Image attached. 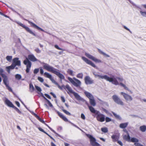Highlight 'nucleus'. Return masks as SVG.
<instances>
[{
  "label": "nucleus",
  "mask_w": 146,
  "mask_h": 146,
  "mask_svg": "<svg viewBox=\"0 0 146 146\" xmlns=\"http://www.w3.org/2000/svg\"><path fill=\"white\" fill-rule=\"evenodd\" d=\"M93 73L96 78H98L99 79H104L115 85H119L123 87L125 90L130 92L131 91L128 87L124 84L122 83V82L123 80V79L122 77H110L106 75H102L96 74L95 73Z\"/></svg>",
  "instance_id": "1"
},
{
  "label": "nucleus",
  "mask_w": 146,
  "mask_h": 146,
  "mask_svg": "<svg viewBox=\"0 0 146 146\" xmlns=\"http://www.w3.org/2000/svg\"><path fill=\"white\" fill-rule=\"evenodd\" d=\"M29 59L33 62L37 60L36 58L33 55H29L28 56V58H26V59L23 61V63L25 65H26L27 68L26 72L27 73L29 72L31 65V63L29 60Z\"/></svg>",
  "instance_id": "2"
},
{
  "label": "nucleus",
  "mask_w": 146,
  "mask_h": 146,
  "mask_svg": "<svg viewBox=\"0 0 146 146\" xmlns=\"http://www.w3.org/2000/svg\"><path fill=\"white\" fill-rule=\"evenodd\" d=\"M66 87L68 91L67 92L70 95L71 93L73 94L77 100H82V98L77 93L74 92L68 85H66Z\"/></svg>",
  "instance_id": "3"
},
{
  "label": "nucleus",
  "mask_w": 146,
  "mask_h": 146,
  "mask_svg": "<svg viewBox=\"0 0 146 146\" xmlns=\"http://www.w3.org/2000/svg\"><path fill=\"white\" fill-rule=\"evenodd\" d=\"M85 55L87 57L92 60L96 63H99L102 62V61L101 60L97 58L89 53L86 52L85 53Z\"/></svg>",
  "instance_id": "4"
},
{
  "label": "nucleus",
  "mask_w": 146,
  "mask_h": 146,
  "mask_svg": "<svg viewBox=\"0 0 146 146\" xmlns=\"http://www.w3.org/2000/svg\"><path fill=\"white\" fill-rule=\"evenodd\" d=\"M68 79L73 85L76 87H79L81 85V82L75 78H73L72 79L68 77Z\"/></svg>",
  "instance_id": "5"
},
{
  "label": "nucleus",
  "mask_w": 146,
  "mask_h": 146,
  "mask_svg": "<svg viewBox=\"0 0 146 146\" xmlns=\"http://www.w3.org/2000/svg\"><path fill=\"white\" fill-rule=\"evenodd\" d=\"M112 98L113 101L117 104L122 106L124 105V103L117 95H113Z\"/></svg>",
  "instance_id": "6"
},
{
  "label": "nucleus",
  "mask_w": 146,
  "mask_h": 146,
  "mask_svg": "<svg viewBox=\"0 0 146 146\" xmlns=\"http://www.w3.org/2000/svg\"><path fill=\"white\" fill-rule=\"evenodd\" d=\"M120 95L122 96L127 102H131L133 100L132 97L131 95L123 92H121Z\"/></svg>",
  "instance_id": "7"
},
{
  "label": "nucleus",
  "mask_w": 146,
  "mask_h": 146,
  "mask_svg": "<svg viewBox=\"0 0 146 146\" xmlns=\"http://www.w3.org/2000/svg\"><path fill=\"white\" fill-rule=\"evenodd\" d=\"M87 136L90 139V143L92 146H100V144L96 141V139L92 135L87 134Z\"/></svg>",
  "instance_id": "8"
},
{
  "label": "nucleus",
  "mask_w": 146,
  "mask_h": 146,
  "mask_svg": "<svg viewBox=\"0 0 146 146\" xmlns=\"http://www.w3.org/2000/svg\"><path fill=\"white\" fill-rule=\"evenodd\" d=\"M43 67L44 69L49 72H52L53 73L55 72L56 70V69L54 68L53 67L49 65L46 63L44 64Z\"/></svg>",
  "instance_id": "9"
},
{
  "label": "nucleus",
  "mask_w": 146,
  "mask_h": 146,
  "mask_svg": "<svg viewBox=\"0 0 146 146\" xmlns=\"http://www.w3.org/2000/svg\"><path fill=\"white\" fill-rule=\"evenodd\" d=\"M81 58L88 65H90L94 68L96 67L94 63L85 57L82 56L81 57Z\"/></svg>",
  "instance_id": "10"
},
{
  "label": "nucleus",
  "mask_w": 146,
  "mask_h": 146,
  "mask_svg": "<svg viewBox=\"0 0 146 146\" xmlns=\"http://www.w3.org/2000/svg\"><path fill=\"white\" fill-rule=\"evenodd\" d=\"M96 114L97 115L96 118L98 121L101 122H103L104 121L105 116L104 115L98 111H97Z\"/></svg>",
  "instance_id": "11"
},
{
  "label": "nucleus",
  "mask_w": 146,
  "mask_h": 146,
  "mask_svg": "<svg viewBox=\"0 0 146 146\" xmlns=\"http://www.w3.org/2000/svg\"><path fill=\"white\" fill-rule=\"evenodd\" d=\"M17 23L19 25L25 29L27 32H29L31 34L33 35L34 36H36L35 34L28 27L26 26L25 25H23V24L20 22H17Z\"/></svg>",
  "instance_id": "12"
},
{
  "label": "nucleus",
  "mask_w": 146,
  "mask_h": 146,
  "mask_svg": "<svg viewBox=\"0 0 146 146\" xmlns=\"http://www.w3.org/2000/svg\"><path fill=\"white\" fill-rule=\"evenodd\" d=\"M4 103L7 106L13 108L15 106L7 98H5L4 100Z\"/></svg>",
  "instance_id": "13"
},
{
  "label": "nucleus",
  "mask_w": 146,
  "mask_h": 146,
  "mask_svg": "<svg viewBox=\"0 0 146 146\" xmlns=\"http://www.w3.org/2000/svg\"><path fill=\"white\" fill-rule=\"evenodd\" d=\"M44 75L46 77L49 78L52 82L55 84H57V83L52 78V75L51 74L48 73L46 72L44 73Z\"/></svg>",
  "instance_id": "14"
},
{
  "label": "nucleus",
  "mask_w": 146,
  "mask_h": 146,
  "mask_svg": "<svg viewBox=\"0 0 146 146\" xmlns=\"http://www.w3.org/2000/svg\"><path fill=\"white\" fill-rule=\"evenodd\" d=\"M13 64L16 66H20L21 65V61L19 60V58H14L13 60Z\"/></svg>",
  "instance_id": "15"
},
{
  "label": "nucleus",
  "mask_w": 146,
  "mask_h": 146,
  "mask_svg": "<svg viewBox=\"0 0 146 146\" xmlns=\"http://www.w3.org/2000/svg\"><path fill=\"white\" fill-rule=\"evenodd\" d=\"M86 84H91L93 83V81L88 76H86L84 78Z\"/></svg>",
  "instance_id": "16"
},
{
  "label": "nucleus",
  "mask_w": 146,
  "mask_h": 146,
  "mask_svg": "<svg viewBox=\"0 0 146 146\" xmlns=\"http://www.w3.org/2000/svg\"><path fill=\"white\" fill-rule=\"evenodd\" d=\"M123 131H125L127 133V135H125L123 136V139L128 142H130V137L129 135V134L127 133V131H126L125 130H123Z\"/></svg>",
  "instance_id": "17"
},
{
  "label": "nucleus",
  "mask_w": 146,
  "mask_h": 146,
  "mask_svg": "<svg viewBox=\"0 0 146 146\" xmlns=\"http://www.w3.org/2000/svg\"><path fill=\"white\" fill-rule=\"evenodd\" d=\"M15 65L14 64H12L11 66L6 67L7 71L9 73L10 72L11 70L15 68Z\"/></svg>",
  "instance_id": "18"
},
{
  "label": "nucleus",
  "mask_w": 146,
  "mask_h": 146,
  "mask_svg": "<svg viewBox=\"0 0 146 146\" xmlns=\"http://www.w3.org/2000/svg\"><path fill=\"white\" fill-rule=\"evenodd\" d=\"M29 22L32 27H34L35 28H36L38 30H40L42 31H43V32L44 31V30H43V29H42L41 28L38 27L35 24L33 23L30 22L29 21Z\"/></svg>",
  "instance_id": "19"
},
{
  "label": "nucleus",
  "mask_w": 146,
  "mask_h": 146,
  "mask_svg": "<svg viewBox=\"0 0 146 146\" xmlns=\"http://www.w3.org/2000/svg\"><path fill=\"white\" fill-rule=\"evenodd\" d=\"M54 74L58 76L61 79H64V76L62 74L60 73L56 70Z\"/></svg>",
  "instance_id": "20"
},
{
  "label": "nucleus",
  "mask_w": 146,
  "mask_h": 146,
  "mask_svg": "<svg viewBox=\"0 0 146 146\" xmlns=\"http://www.w3.org/2000/svg\"><path fill=\"white\" fill-rule=\"evenodd\" d=\"M2 76L4 78L3 81L4 83L6 86H7L8 84L7 83L8 78L7 76L5 74H2Z\"/></svg>",
  "instance_id": "21"
},
{
  "label": "nucleus",
  "mask_w": 146,
  "mask_h": 146,
  "mask_svg": "<svg viewBox=\"0 0 146 146\" xmlns=\"http://www.w3.org/2000/svg\"><path fill=\"white\" fill-rule=\"evenodd\" d=\"M57 113L59 116L64 121H68V119L64 116L62 113L58 112Z\"/></svg>",
  "instance_id": "22"
},
{
  "label": "nucleus",
  "mask_w": 146,
  "mask_h": 146,
  "mask_svg": "<svg viewBox=\"0 0 146 146\" xmlns=\"http://www.w3.org/2000/svg\"><path fill=\"white\" fill-rule=\"evenodd\" d=\"M67 72L71 76H73L75 75L74 72L70 69H68L67 70Z\"/></svg>",
  "instance_id": "23"
},
{
  "label": "nucleus",
  "mask_w": 146,
  "mask_h": 146,
  "mask_svg": "<svg viewBox=\"0 0 146 146\" xmlns=\"http://www.w3.org/2000/svg\"><path fill=\"white\" fill-rule=\"evenodd\" d=\"M140 130L142 132H145L146 131V126L143 125L139 127Z\"/></svg>",
  "instance_id": "24"
},
{
  "label": "nucleus",
  "mask_w": 146,
  "mask_h": 146,
  "mask_svg": "<svg viewBox=\"0 0 146 146\" xmlns=\"http://www.w3.org/2000/svg\"><path fill=\"white\" fill-rule=\"evenodd\" d=\"M128 124V123H121L119 125V127L121 128H124L126 127Z\"/></svg>",
  "instance_id": "25"
},
{
  "label": "nucleus",
  "mask_w": 146,
  "mask_h": 146,
  "mask_svg": "<svg viewBox=\"0 0 146 146\" xmlns=\"http://www.w3.org/2000/svg\"><path fill=\"white\" fill-rule=\"evenodd\" d=\"M84 93L86 96L89 99L92 98L93 97L88 92L85 91L84 92Z\"/></svg>",
  "instance_id": "26"
},
{
  "label": "nucleus",
  "mask_w": 146,
  "mask_h": 146,
  "mask_svg": "<svg viewBox=\"0 0 146 146\" xmlns=\"http://www.w3.org/2000/svg\"><path fill=\"white\" fill-rule=\"evenodd\" d=\"M98 51L101 54H102L106 57H110L107 54L105 53L104 52L101 50H100L99 49L98 50Z\"/></svg>",
  "instance_id": "27"
},
{
  "label": "nucleus",
  "mask_w": 146,
  "mask_h": 146,
  "mask_svg": "<svg viewBox=\"0 0 146 146\" xmlns=\"http://www.w3.org/2000/svg\"><path fill=\"white\" fill-rule=\"evenodd\" d=\"M89 99L91 104L94 106H95L96 105V103L93 97Z\"/></svg>",
  "instance_id": "28"
},
{
  "label": "nucleus",
  "mask_w": 146,
  "mask_h": 146,
  "mask_svg": "<svg viewBox=\"0 0 146 146\" xmlns=\"http://www.w3.org/2000/svg\"><path fill=\"white\" fill-rule=\"evenodd\" d=\"M139 140L133 137L131 139V141L134 143H136L139 142Z\"/></svg>",
  "instance_id": "29"
},
{
  "label": "nucleus",
  "mask_w": 146,
  "mask_h": 146,
  "mask_svg": "<svg viewBox=\"0 0 146 146\" xmlns=\"http://www.w3.org/2000/svg\"><path fill=\"white\" fill-rule=\"evenodd\" d=\"M140 13L142 16L146 18V11H140Z\"/></svg>",
  "instance_id": "30"
},
{
  "label": "nucleus",
  "mask_w": 146,
  "mask_h": 146,
  "mask_svg": "<svg viewBox=\"0 0 146 146\" xmlns=\"http://www.w3.org/2000/svg\"><path fill=\"white\" fill-rule=\"evenodd\" d=\"M76 77L78 78L82 79L83 77V74L82 73H79L77 74Z\"/></svg>",
  "instance_id": "31"
},
{
  "label": "nucleus",
  "mask_w": 146,
  "mask_h": 146,
  "mask_svg": "<svg viewBox=\"0 0 146 146\" xmlns=\"http://www.w3.org/2000/svg\"><path fill=\"white\" fill-rule=\"evenodd\" d=\"M101 131L104 133H107L108 131V129L106 127L102 128L101 129Z\"/></svg>",
  "instance_id": "32"
},
{
  "label": "nucleus",
  "mask_w": 146,
  "mask_h": 146,
  "mask_svg": "<svg viewBox=\"0 0 146 146\" xmlns=\"http://www.w3.org/2000/svg\"><path fill=\"white\" fill-rule=\"evenodd\" d=\"M113 115H114L115 117L116 118H117L119 120L121 119V117H120V116L119 115H117V114L114 112H113Z\"/></svg>",
  "instance_id": "33"
},
{
  "label": "nucleus",
  "mask_w": 146,
  "mask_h": 146,
  "mask_svg": "<svg viewBox=\"0 0 146 146\" xmlns=\"http://www.w3.org/2000/svg\"><path fill=\"white\" fill-rule=\"evenodd\" d=\"M30 90L31 92H33L34 90V87L32 84H30L29 85Z\"/></svg>",
  "instance_id": "34"
},
{
  "label": "nucleus",
  "mask_w": 146,
  "mask_h": 146,
  "mask_svg": "<svg viewBox=\"0 0 146 146\" xmlns=\"http://www.w3.org/2000/svg\"><path fill=\"white\" fill-rule=\"evenodd\" d=\"M12 58V56H7L6 57V60L9 62H11Z\"/></svg>",
  "instance_id": "35"
},
{
  "label": "nucleus",
  "mask_w": 146,
  "mask_h": 146,
  "mask_svg": "<svg viewBox=\"0 0 146 146\" xmlns=\"http://www.w3.org/2000/svg\"><path fill=\"white\" fill-rule=\"evenodd\" d=\"M35 88L37 90L38 92H40L42 91V90L40 87L36 85H35Z\"/></svg>",
  "instance_id": "36"
},
{
  "label": "nucleus",
  "mask_w": 146,
  "mask_h": 146,
  "mask_svg": "<svg viewBox=\"0 0 146 146\" xmlns=\"http://www.w3.org/2000/svg\"><path fill=\"white\" fill-rule=\"evenodd\" d=\"M89 108L90 111L93 113H94L96 112V111L91 106H89Z\"/></svg>",
  "instance_id": "37"
},
{
  "label": "nucleus",
  "mask_w": 146,
  "mask_h": 146,
  "mask_svg": "<svg viewBox=\"0 0 146 146\" xmlns=\"http://www.w3.org/2000/svg\"><path fill=\"white\" fill-rule=\"evenodd\" d=\"M15 78L17 80H20L21 78V75L19 74H17L15 76Z\"/></svg>",
  "instance_id": "38"
},
{
  "label": "nucleus",
  "mask_w": 146,
  "mask_h": 146,
  "mask_svg": "<svg viewBox=\"0 0 146 146\" xmlns=\"http://www.w3.org/2000/svg\"><path fill=\"white\" fill-rule=\"evenodd\" d=\"M14 109L19 114H22V112L21 111L17 108L15 106L14 108Z\"/></svg>",
  "instance_id": "39"
},
{
  "label": "nucleus",
  "mask_w": 146,
  "mask_h": 146,
  "mask_svg": "<svg viewBox=\"0 0 146 146\" xmlns=\"http://www.w3.org/2000/svg\"><path fill=\"white\" fill-rule=\"evenodd\" d=\"M134 145L135 146H144L143 145L141 144L140 143H138V142L134 143Z\"/></svg>",
  "instance_id": "40"
},
{
  "label": "nucleus",
  "mask_w": 146,
  "mask_h": 146,
  "mask_svg": "<svg viewBox=\"0 0 146 146\" xmlns=\"http://www.w3.org/2000/svg\"><path fill=\"white\" fill-rule=\"evenodd\" d=\"M38 80L41 82H43L44 81L43 78L40 77H38Z\"/></svg>",
  "instance_id": "41"
},
{
  "label": "nucleus",
  "mask_w": 146,
  "mask_h": 146,
  "mask_svg": "<svg viewBox=\"0 0 146 146\" xmlns=\"http://www.w3.org/2000/svg\"><path fill=\"white\" fill-rule=\"evenodd\" d=\"M66 114L68 115H70L71 114L68 111H66V110H62Z\"/></svg>",
  "instance_id": "42"
},
{
  "label": "nucleus",
  "mask_w": 146,
  "mask_h": 146,
  "mask_svg": "<svg viewBox=\"0 0 146 146\" xmlns=\"http://www.w3.org/2000/svg\"><path fill=\"white\" fill-rule=\"evenodd\" d=\"M106 122H109L111 121V119L108 117H106Z\"/></svg>",
  "instance_id": "43"
},
{
  "label": "nucleus",
  "mask_w": 146,
  "mask_h": 146,
  "mask_svg": "<svg viewBox=\"0 0 146 146\" xmlns=\"http://www.w3.org/2000/svg\"><path fill=\"white\" fill-rule=\"evenodd\" d=\"M3 72L4 70L3 69L1 68H0V75H1L2 76V74H4L3 73Z\"/></svg>",
  "instance_id": "44"
},
{
  "label": "nucleus",
  "mask_w": 146,
  "mask_h": 146,
  "mask_svg": "<svg viewBox=\"0 0 146 146\" xmlns=\"http://www.w3.org/2000/svg\"><path fill=\"white\" fill-rule=\"evenodd\" d=\"M36 118L41 122L43 123H44V121L43 120H42L41 118H40L38 116L36 117Z\"/></svg>",
  "instance_id": "45"
},
{
  "label": "nucleus",
  "mask_w": 146,
  "mask_h": 146,
  "mask_svg": "<svg viewBox=\"0 0 146 146\" xmlns=\"http://www.w3.org/2000/svg\"><path fill=\"white\" fill-rule=\"evenodd\" d=\"M81 118L83 119L84 120L85 119V117L83 113H82L81 115Z\"/></svg>",
  "instance_id": "46"
},
{
  "label": "nucleus",
  "mask_w": 146,
  "mask_h": 146,
  "mask_svg": "<svg viewBox=\"0 0 146 146\" xmlns=\"http://www.w3.org/2000/svg\"><path fill=\"white\" fill-rule=\"evenodd\" d=\"M29 110L30 112L33 115H34L36 117H38V115L35 113L33 111H31Z\"/></svg>",
  "instance_id": "47"
},
{
  "label": "nucleus",
  "mask_w": 146,
  "mask_h": 146,
  "mask_svg": "<svg viewBox=\"0 0 146 146\" xmlns=\"http://www.w3.org/2000/svg\"><path fill=\"white\" fill-rule=\"evenodd\" d=\"M38 69H35L34 70V73L35 74H37L39 71Z\"/></svg>",
  "instance_id": "48"
},
{
  "label": "nucleus",
  "mask_w": 146,
  "mask_h": 146,
  "mask_svg": "<svg viewBox=\"0 0 146 146\" xmlns=\"http://www.w3.org/2000/svg\"><path fill=\"white\" fill-rule=\"evenodd\" d=\"M35 50L37 52L39 53L41 52L40 50L38 48H36L35 49Z\"/></svg>",
  "instance_id": "49"
},
{
  "label": "nucleus",
  "mask_w": 146,
  "mask_h": 146,
  "mask_svg": "<svg viewBox=\"0 0 146 146\" xmlns=\"http://www.w3.org/2000/svg\"><path fill=\"white\" fill-rule=\"evenodd\" d=\"M57 49H58V50H62V49L59 48L58 46V45H55L54 46Z\"/></svg>",
  "instance_id": "50"
},
{
  "label": "nucleus",
  "mask_w": 146,
  "mask_h": 146,
  "mask_svg": "<svg viewBox=\"0 0 146 146\" xmlns=\"http://www.w3.org/2000/svg\"><path fill=\"white\" fill-rule=\"evenodd\" d=\"M15 103L16 104V105L18 107H20V104L17 101H15Z\"/></svg>",
  "instance_id": "51"
},
{
  "label": "nucleus",
  "mask_w": 146,
  "mask_h": 146,
  "mask_svg": "<svg viewBox=\"0 0 146 146\" xmlns=\"http://www.w3.org/2000/svg\"><path fill=\"white\" fill-rule=\"evenodd\" d=\"M45 96L46 97H47L48 98V99H51V97H50V96L48 95V94H45Z\"/></svg>",
  "instance_id": "52"
},
{
  "label": "nucleus",
  "mask_w": 146,
  "mask_h": 146,
  "mask_svg": "<svg viewBox=\"0 0 146 146\" xmlns=\"http://www.w3.org/2000/svg\"><path fill=\"white\" fill-rule=\"evenodd\" d=\"M61 100H62V101L63 102H65V100L64 99V97H63L61 96Z\"/></svg>",
  "instance_id": "53"
},
{
  "label": "nucleus",
  "mask_w": 146,
  "mask_h": 146,
  "mask_svg": "<svg viewBox=\"0 0 146 146\" xmlns=\"http://www.w3.org/2000/svg\"><path fill=\"white\" fill-rule=\"evenodd\" d=\"M38 129L40 131L43 132L44 133L45 131L41 128L40 127H38Z\"/></svg>",
  "instance_id": "54"
},
{
  "label": "nucleus",
  "mask_w": 146,
  "mask_h": 146,
  "mask_svg": "<svg viewBox=\"0 0 146 146\" xmlns=\"http://www.w3.org/2000/svg\"><path fill=\"white\" fill-rule=\"evenodd\" d=\"M101 104H106V105H108V104L107 103L105 102H104V101H101Z\"/></svg>",
  "instance_id": "55"
},
{
  "label": "nucleus",
  "mask_w": 146,
  "mask_h": 146,
  "mask_svg": "<svg viewBox=\"0 0 146 146\" xmlns=\"http://www.w3.org/2000/svg\"><path fill=\"white\" fill-rule=\"evenodd\" d=\"M48 104L50 107H52L53 106L49 101H48Z\"/></svg>",
  "instance_id": "56"
},
{
  "label": "nucleus",
  "mask_w": 146,
  "mask_h": 146,
  "mask_svg": "<svg viewBox=\"0 0 146 146\" xmlns=\"http://www.w3.org/2000/svg\"><path fill=\"white\" fill-rule=\"evenodd\" d=\"M102 110L104 111L105 112L107 113H108V111L106 110V109L104 108H102Z\"/></svg>",
  "instance_id": "57"
},
{
  "label": "nucleus",
  "mask_w": 146,
  "mask_h": 146,
  "mask_svg": "<svg viewBox=\"0 0 146 146\" xmlns=\"http://www.w3.org/2000/svg\"><path fill=\"white\" fill-rule=\"evenodd\" d=\"M51 146H56V145L52 142H51Z\"/></svg>",
  "instance_id": "58"
},
{
  "label": "nucleus",
  "mask_w": 146,
  "mask_h": 146,
  "mask_svg": "<svg viewBox=\"0 0 146 146\" xmlns=\"http://www.w3.org/2000/svg\"><path fill=\"white\" fill-rule=\"evenodd\" d=\"M124 28L125 29L127 30L128 31H130V30L126 26H124Z\"/></svg>",
  "instance_id": "59"
},
{
  "label": "nucleus",
  "mask_w": 146,
  "mask_h": 146,
  "mask_svg": "<svg viewBox=\"0 0 146 146\" xmlns=\"http://www.w3.org/2000/svg\"><path fill=\"white\" fill-rule=\"evenodd\" d=\"M40 72L41 74H42L43 73V72H44L42 68L40 69Z\"/></svg>",
  "instance_id": "60"
},
{
  "label": "nucleus",
  "mask_w": 146,
  "mask_h": 146,
  "mask_svg": "<svg viewBox=\"0 0 146 146\" xmlns=\"http://www.w3.org/2000/svg\"><path fill=\"white\" fill-rule=\"evenodd\" d=\"M50 94L53 96L54 98H56V96L52 92H51Z\"/></svg>",
  "instance_id": "61"
},
{
  "label": "nucleus",
  "mask_w": 146,
  "mask_h": 146,
  "mask_svg": "<svg viewBox=\"0 0 146 146\" xmlns=\"http://www.w3.org/2000/svg\"><path fill=\"white\" fill-rule=\"evenodd\" d=\"M7 87V88L10 91H11L12 90H11V88L9 86H8H8H6Z\"/></svg>",
  "instance_id": "62"
},
{
  "label": "nucleus",
  "mask_w": 146,
  "mask_h": 146,
  "mask_svg": "<svg viewBox=\"0 0 146 146\" xmlns=\"http://www.w3.org/2000/svg\"><path fill=\"white\" fill-rule=\"evenodd\" d=\"M118 143L121 145H123V144L121 141H118Z\"/></svg>",
  "instance_id": "63"
},
{
  "label": "nucleus",
  "mask_w": 146,
  "mask_h": 146,
  "mask_svg": "<svg viewBox=\"0 0 146 146\" xmlns=\"http://www.w3.org/2000/svg\"><path fill=\"white\" fill-rule=\"evenodd\" d=\"M100 139L102 140L104 142L105 141V139H104V138L102 137H100Z\"/></svg>",
  "instance_id": "64"
}]
</instances>
